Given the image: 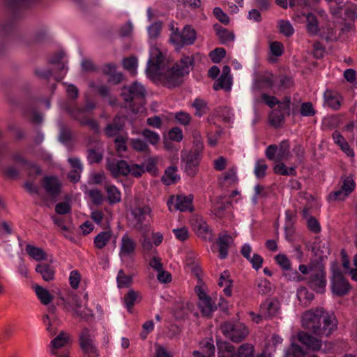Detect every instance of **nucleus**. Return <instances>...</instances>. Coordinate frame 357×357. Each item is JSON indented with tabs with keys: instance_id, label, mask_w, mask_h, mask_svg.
Returning <instances> with one entry per match:
<instances>
[{
	"instance_id": "obj_1",
	"label": "nucleus",
	"mask_w": 357,
	"mask_h": 357,
	"mask_svg": "<svg viewBox=\"0 0 357 357\" xmlns=\"http://www.w3.org/2000/svg\"><path fill=\"white\" fill-rule=\"evenodd\" d=\"M164 56L161 51L155 47L150 51L147 62L146 75L155 83H161L163 86L172 89L178 86L181 78L189 73L194 65L195 58L183 55L172 67L162 68Z\"/></svg>"
},
{
	"instance_id": "obj_2",
	"label": "nucleus",
	"mask_w": 357,
	"mask_h": 357,
	"mask_svg": "<svg viewBox=\"0 0 357 357\" xmlns=\"http://www.w3.org/2000/svg\"><path fill=\"white\" fill-rule=\"evenodd\" d=\"M302 325L314 335L327 337L337 329V320L333 313L326 312L322 307H317L303 314Z\"/></svg>"
},
{
	"instance_id": "obj_3",
	"label": "nucleus",
	"mask_w": 357,
	"mask_h": 357,
	"mask_svg": "<svg viewBox=\"0 0 357 357\" xmlns=\"http://www.w3.org/2000/svg\"><path fill=\"white\" fill-rule=\"evenodd\" d=\"M121 96L133 113H138L142 107L145 105L146 89L138 82H134L129 86L122 89Z\"/></svg>"
},
{
	"instance_id": "obj_4",
	"label": "nucleus",
	"mask_w": 357,
	"mask_h": 357,
	"mask_svg": "<svg viewBox=\"0 0 357 357\" xmlns=\"http://www.w3.org/2000/svg\"><path fill=\"white\" fill-rule=\"evenodd\" d=\"M169 40L178 50L185 45H192L197 39V32L190 25H185L181 31L178 28L171 27Z\"/></svg>"
},
{
	"instance_id": "obj_5",
	"label": "nucleus",
	"mask_w": 357,
	"mask_h": 357,
	"mask_svg": "<svg viewBox=\"0 0 357 357\" xmlns=\"http://www.w3.org/2000/svg\"><path fill=\"white\" fill-rule=\"evenodd\" d=\"M331 269L332 272L331 284L333 294L337 296L347 295L351 289L349 281L344 278L337 264L333 263Z\"/></svg>"
},
{
	"instance_id": "obj_6",
	"label": "nucleus",
	"mask_w": 357,
	"mask_h": 357,
	"mask_svg": "<svg viewBox=\"0 0 357 357\" xmlns=\"http://www.w3.org/2000/svg\"><path fill=\"white\" fill-rule=\"evenodd\" d=\"M96 332L89 328H84L79 335L80 348L86 357H98L99 353L94 344Z\"/></svg>"
},
{
	"instance_id": "obj_7",
	"label": "nucleus",
	"mask_w": 357,
	"mask_h": 357,
	"mask_svg": "<svg viewBox=\"0 0 357 357\" xmlns=\"http://www.w3.org/2000/svg\"><path fill=\"white\" fill-rule=\"evenodd\" d=\"M223 334L234 342H240L248 334L247 327L241 323L225 322L221 325Z\"/></svg>"
},
{
	"instance_id": "obj_8",
	"label": "nucleus",
	"mask_w": 357,
	"mask_h": 357,
	"mask_svg": "<svg viewBox=\"0 0 357 357\" xmlns=\"http://www.w3.org/2000/svg\"><path fill=\"white\" fill-rule=\"evenodd\" d=\"M152 215V209L148 204L138 205L131 208L130 217L134 227L137 229H141L145 222L149 221Z\"/></svg>"
},
{
	"instance_id": "obj_9",
	"label": "nucleus",
	"mask_w": 357,
	"mask_h": 357,
	"mask_svg": "<svg viewBox=\"0 0 357 357\" xmlns=\"http://www.w3.org/2000/svg\"><path fill=\"white\" fill-rule=\"evenodd\" d=\"M69 341L70 335L63 331L60 332L48 346L51 355L55 357H69L68 352L63 351L60 354L58 351L60 348L66 347Z\"/></svg>"
},
{
	"instance_id": "obj_10",
	"label": "nucleus",
	"mask_w": 357,
	"mask_h": 357,
	"mask_svg": "<svg viewBox=\"0 0 357 357\" xmlns=\"http://www.w3.org/2000/svg\"><path fill=\"white\" fill-rule=\"evenodd\" d=\"M308 286L317 293L325 291L326 286V272L324 268H319L312 273L307 279Z\"/></svg>"
},
{
	"instance_id": "obj_11",
	"label": "nucleus",
	"mask_w": 357,
	"mask_h": 357,
	"mask_svg": "<svg viewBox=\"0 0 357 357\" xmlns=\"http://www.w3.org/2000/svg\"><path fill=\"white\" fill-rule=\"evenodd\" d=\"M202 153L190 151L183 159L185 161V171L190 176H194L198 170Z\"/></svg>"
},
{
	"instance_id": "obj_12",
	"label": "nucleus",
	"mask_w": 357,
	"mask_h": 357,
	"mask_svg": "<svg viewBox=\"0 0 357 357\" xmlns=\"http://www.w3.org/2000/svg\"><path fill=\"white\" fill-rule=\"evenodd\" d=\"M192 227L200 238L211 241L213 233L207 222L201 217H196L192 220Z\"/></svg>"
},
{
	"instance_id": "obj_13",
	"label": "nucleus",
	"mask_w": 357,
	"mask_h": 357,
	"mask_svg": "<svg viewBox=\"0 0 357 357\" xmlns=\"http://www.w3.org/2000/svg\"><path fill=\"white\" fill-rule=\"evenodd\" d=\"M136 242L128 234H124L121 238L119 257L121 260L135 254Z\"/></svg>"
},
{
	"instance_id": "obj_14",
	"label": "nucleus",
	"mask_w": 357,
	"mask_h": 357,
	"mask_svg": "<svg viewBox=\"0 0 357 357\" xmlns=\"http://www.w3.org/2000/svg\"><path fill=\"white\" fill-rule=\"evenodd\" d=\"M42 185L46 193L51 197H56L61 192V184L56 176H45Z\"/></svg>"
},
{
	"instance_id": "obj_15",
	"label": "nucleus",
	"mask_w": 357,
	"mask_h": 357,
	"mask_svg": "<svg viewBox=\"0 0 357 357\" xmlns=\"http://www.w3.org/2000/svg\"><path fill=\"white\" fill-rule=\"evenodd\" d=\"M279 310L280 303L276 299H266L259 306V311L264 314L265 319L275 317Z\"/></svg>"
},
{
	"instance_id": "obj_16",
	"label": "nucleus",
	"mask_w": 357,
	"mask_h": 357,
	"mask_svg": "<svg viewBox=\"0 0 357 357\" xmlns=\"http://www.w3.org/2000/svg\"><path fill=\"white\" fill-rule=\"evenodd\" d=\"M234 239L226 231L220 233L217 240L219 255L221 259L227 258L229 246L233 243Z\"/></svg>"
},
{
	"instance_id": "obj_17",
	"label": "nucleus",
	"mask_w": 357,
	"mask_h": 357,
	"mask_svg": "<svg viewBox=\"0 0 357 357\" xmlns=\"http://www.w3.org/2000/svg\"><path fill=\"white\" fill-rule=\"evenodd\" d=\"M298 341L305 345L307 349L312 351H318L321 349L322 342L307 332L301 331L298 333Z\"/></svg>"
},
{
	"instance_id": "obj_18",
	"label": "nucleus",
	"mask_w": 357,
	"mask_h": 357,
	"mask_svg": "<svg viewBox=\"0 0 357 357\" xmlns=\"http://www.w3.org/2000/svg\"><path fill=\"white\" fill-rule=\"evenodd\" d=\"M22 115L25 117H30L31 123L39 124L43 121V116L36 109L35 101L31 100L22 107Z\"/></svg>"
},
{
	"instance_id": "obj_19",
	"label": "nucleus",
	"mask_w": 357,
	"mask_h": 357,
	"mask_svg": "<svg viewBox=\"0 0 357 357\" xmlns=\"http://www.w3.org/2000/svg\"><path fill=\"white\" fill-rule=\"evenodd\" d=\"M107 169L114 177L127 176L130 174L129 165L124 160L109 162Z\"/></svg>"
},
{
	"instance_id": "obj_20",
	"label": "nucleus",
	"mask_w": 357,
	"mask_h": 357,
	"mask_svg": "<svg viewBox=\"0 0 357 357\" xmlns=\"http://www.w3.org/2000/svg\"><path fill=\"white\" fill-rule=\"evenodd\" d=\"M278 77L272 73L260 76L256 83L259 89H275Z\"/></svg>"
},
{
	"instance_id": "obj_21",
	"label": "nucleus",
	"mask_w": 357,
	"mask_h": 357,
	"mask_svg": "<svg viewBox=\"0 0 357 357\" xmlns=\"http://www.w3.org/2000/svg\"><path fill=\"white\" fill-rule=\"evenodd\" d=\"M192 195H190L188 196L185 195H178L176 197V208L177 210L180 211H192Z\"/></svg>"
},
{
	"instance_id": "obj_22",
	"label": "nucleus",
	"mask_w": 357,
	"mask_h": 357,
	"mask_svg": "<svg viewBox=\"0 0 357 357\" xmlns=\"http://www.w3.org/2000/svg\"><path fill=\"white\" fill-rule=\"evenodd\" d=\"M112 237L111 230L102 231L98 233L93 239L94 247L98 250L104 248Z\"/></svg>"
},
{
	"instance_id": "obj_23",
	"label": "nucleus",
	"mask_w": 357,
	"mask_h": 357,
	"mask_svg": "<svg viewBox=\"0 0 357 357\" xmlns=\"http://www.w3.org/2000/svg\"><path fill=\"white\" fill-rule=\"evenodd\" d=\"M142 299L141 295L139 292L133 289L129 290L127 294L124 295L123 303L128 312L131 313L132 307L135 303Z\"/></svg>"
},
{
	"instance_id": "obj_24",
	"label": "nucleus",
	"mask_w": 357,
	"mask_h": 357,
	"mask_svg": "<svg viewBox=\"0 0 357 357\" xmlns=\"http://www.w3.org/2000/svg\"><path fill=\"white\" fill-rule=\"evenodd\" d=\"M213 28L222 44H227L229 42L234 41V33L226 28L222 27L218 24H215L213 26Z\"/></svg>"
},
{
	"instance_id": "obj_25",
	"label": "nucleus",
	"mask_w": 357,
	"mask_h": 357,
	"mask_svg": "<svg viewBox=\"0 0 357 357\" xmlns=\"http://www.w3.org/2000/svg\"><path fill=\"white\" fill-rule=\"evenodd\" d=\"M229 277V271H225L220 274L218 280V285L223 287V292L227 296H231L232 293V280Z\"/></svg>"
},
{
	"instance_id": "obj_26",
	"label": "nucleus",
	"mask_w": 357,
	"mask_h": 357,
	"mask_svg": "<svg viewBox=\"0 0 357 357\" xmlns=\"http://www.w3.org/2000/svg\"><path fill=\"white\" fill-rule=\"evenodd\" d=\"M105 188L109 204L113 205L121 202V192L114 185H106Z\"/></svg>"
},
{
	"instance_id": "obj_27",
	"label": "nucleus",
	"mask_w": 357,
	"mask_h": 357,
	"mask_svg": "<svg viewBox=\"0 0 357 357\" xmlns=\"http://www.w3.org/2000/svg\"><path fill=\"white\" fill-rule=\"evenodd\" d=\"M36 271L41 275L45 281L49 282L54 278V270L47 264H40L36 267Z\"/></svg>"
},
{
	"instance_id": "obj_28",
	"label": "nucleus",
	"mask_w": 357,
	"mask_h": 357,
	"mask_svg": "<svg viewBox=\"0 0 357 357\" xmlns=\"http://www.w3.org/2000/svg\"><path fill=\"white\" fill-rule=\"evenodd\" d=\"M198 305L203 316L205 317H211L216 309L215 303L210 297L199 301Z\"/></svg>"
},
{
	"instance_id": "obj_29",
	"label": "nucleus",
	"mask_w": 357,
	"mask_h": 357,
	"mask_svg": "<svg viewBox=\"0 0 357 357\" xmlns=\"http://www.w3.org/2000/svg\"><path fill=\"white\" fill-rule=\"evenodd\" d=\"M70 114L76 120L80 122L82 125L88 126L95 132L99 131V124L97 121L93 119H89L85 116H79L78 114L75 113L74 110L70 111Z\"/></svg>"
},
{
	"instance_id": "obj_30",
	"label": "nucleus",
	"mask_w": 357,
	"mask_h": 357,
	"mask_svg": "<svg viewBox=\"0 0 357 357\" xmlns=\"http://www.w3.org/2000/svg\"><path fill=\"white\" fill-rule=\"evenodd\" d=\"M176 172L177 168L176 167H169L167 168L161 178L162 183L167 185L176 183L180 179Z\"/></svg>"
},
{
	"instance_id": "obj_31",
	"label": "nucleus",
	"mask_w": 357,
	"mask_h": 357,
	"mask_svg": "<svg viewBox=\"0 0 357 357\" xmlns=\"http://www.w3.org/2000/svg\"><path fill=\"white\" fill-rule=\"evenodd\" d=\"M25 250L27 255L36 261H40L45 260L47 258V254L45 252L38 247L28 244L26 245Z\"/></svg>"
},
{
	"instance_id": "obj_32",
	"label": "nucleus",
	"mask_w": 357,
	"mask_h": 357,
	"mask_svg": "<svg viewBox=\"0 0 357 357\" xmlns=\"http://www.w3.org/2000/svg\"><path fill=\"white\" fill-rule=\"evenodd\" d=\"M305 16L307 22L306 27L307 32L312 36L317 35L319 28L317 16L311 13L305 15Z\"/></svg>"
},
{
	"instance_id": "obj_33",
	"label": "nucleus",
	"mask_w": 357,
	"mask_h": 357,
	"mask_svg": "<svg viewBox=\"0 0 357 357\" xmlns=\"http://www.w3.org/2000/svg\"><path fill=\"white\" fill-rule=\"evenodd\" d=\"M34 289L38 298L42 304L47 305L52 301L53 296L47 289L36 285L34 286Z\"/></svg>"
},
{
	"instance_id": "obj_34",
	"label": "nucleus",
	"mask_w": 357,
	"mask_h": 357,
	"mask_svg": "<svg viewBox=\"0 0 357 357\" xmlns=\"http://www.w3.org/2000/svg\"><path fill=\"white\" fill-rule=\"evenodd\" d=\"M284 121V115L279 110H273L268 115L269 124L278 128L282 126Z\"/></svg>"
},
{
	"instance_id": "obj_35",
	"label": "nucleus",
	"mask_w": 357,
	"mask_h": 357,
	"mask_svg": "<svg viewBox=\"0 0 357 357\" xmlns=\"http://www.w3.org/2000/svg\"><path fill=\"white\" fill-rule=\"evenodd\" d=\"M236 357H255V347L250 343L242 344L237 350L235 349Z\"/></svg>"
},
{
	"instance_id": "obj_36",
	"label": "nucleus",
	"mask_w": 357,
	"mask_h": 357,
	"mask_svg": "<svg viewBox=\"0 0 357 357\" xmlns=\"http://www.w3.org/2000/svg\"><path fill=\"white\" fill-rule=\"evenodd\" d=\"M232 80L231 76L220 75L216 82L213 84V89L218 91L224 89L227 91L231 89Z\"/></svg>"
},
{
	"instance_id": "obj_37",
	"label": "nucleus",
	"mask_w": 357,
	"mask_h": 357,
	"mask_svg": "<svg viewBox=\"0 0 357 357\" xmlns=\"http://www.w3.org/2000/svg\"><path fill=\"white\" fill-rule=\"evenodd\" d=\"M273 172L275 174L282 176H296L297 174L295 167H287L282 162L276 164L273 167Z\"/></svg>"
},
{
	"instance_id": "obj_38",
	"label": "nucleus",
	"mask_w": 357,
	"mask_h": 357,
	"mask_svg": "<svg viewBox=\"0 0 357 357\" xmlns=\"http://www.w3.org/2000/svg\"><path fill=\"white\" fill-rule=\"evenodd\" d=\"M117 286L120 289L129 287L132 282V277L126 275L124 271L121 269L116 276Z\"/></svg>"
},
{
	"instance_id": "obj_39",
	"label": "nucleus",
	"mask_w": 357,
	"mask_h": 357,
	"mask_svg": "<svg viewBox=\"0 0 357 357\" xmlns=\"http://www.w3.org/2000/svg\"><path fill=\"white\" fill-rule=\"evenodd\" d=\"M218 357H236L235 347L229 343L224 342L218 346Z\"/></svg>"
},
{
	"instance_id": "obj_40",
	"label": "nucleus",
	"mask_w": 357,
	"mask_h": 357,
	"mask_svg": "<svg viewBox=\"0 0 357 357\" xmlns=\"http://www.w3.org/2000/svg\"><path fill=\"white\" fill-rule=\"evenodd\" d=\"M342 184L340 188L349 195L355 190L356 183L351 175L341 178Z\"/></svg>"
},
{
	"instance_id": "obj_41",
	"label": "nucleus",
	"mask_w": 357,
	"mask_h": 357,
	"mask_svg": "<svg viewBox=\"0 0 357 357\" xmlns=\"http://www.w3.org/2000/svg\"><path fill=\"white\" fill-rule=\"evenodd\" d=\"M278 26L280 33L287 37L291 36L294 33V29L288 20H280L278 22Z\"/></svg>"
},
{
	"instance_id": "obj_42",
	"label": "nucleus",
	"mask_w": 357,
	"mask_h": 357,
	"mask_svg": "<svg viewBox=\"0 0 357 357\" xmlns=\"http://www.w3.org/2000/svg\"><path fill=\"white\" fill-rule=\"evenodd\" d=\"M192 106L195 109V116L199 117L206 114L208 109L206 102L200 98H196L194 100Z\"/></svg>"
},
{
	"instance_id": "obj_43",
	"label": "nucleus",
	"mask_w": 357,
	"mask_h": 357,
	"mask_svg": "<svg viewBox=\"0 0 357 357\" xmlns=\"http://www.w3.org/2000/svg\"><path fill=\"white\" fill-rule=\"evenodd\" d=\"M141 135L151 145H156L160 139V137L158 133L148 128L142 130L141 131Z\"/></svg>"
},
{
	"instance_id": "obj_44",
	"label": "nucleus",
	"mask_w": 357,
	"mask_h": 357,
	"mask_svg": "<svg viewBox=\"0 0 357 357\" xmlns=\"http://www.w3.org/2000/svg\"><path fill=\"white\" fill-rule=\"evenodd\" d=\"M289 141L282 140L278 146L277 160L287 159L289 158Z\"/></svg>"
},
{
	"instance_id": "obj_45",
	"label": "nucleus",
	"mask_w": 357,
	"mask_h": 357,
	"mask_svg": "<svg viewBox=\"0 0 357 357\" xmlns=\"http://www.w3.org/2000/svg\"><path fill=\"white\" fill-rule=\"evenodd\" d=\"M268 166L264 159L256 161L254 169V174L257 178H262L266 176Z\"/></svg>"
},
{
	"instance_id": "obj_46",
	"label": "nucleus",
	"mask_w": 357,
	"mask_h": 357,
	"mask_svg": "<svg viewBox=\"0 0 357 357\" xmlns=\"http://www.w3.org/2000/svg\"><path fill=\"white\" fill-rule=\"evenodd\" d=\"M123 67L131 74L135 75L137 67V59L135 56L125 58L122 62Z\"/></svg>"
},
{
	"instance_id": "obj_47",
	"label": "nucleus",
	"mask_w": 357,
	"mask_h": 357,
	"mask_svg": "<svg viewBox=\"0 0 357 357\" xmlns=\"http://www.w3.org/2000/svg\"><path fill=\"white\" fill-rule=\"evenodd\" d=\"M349 196L346 192L343 191L341 188L331 192L328 197L327 200L329 202L344 201Z\"/></svg>"
},
{
	"instance_id": "obj_48",
	"label": "nucleus",
	"mask_w": 357,
	"mask_h": 357,
	"mask_svg": "<svg viewBox=\"0 0 357 357\" xmlns=\"http://www.w3.org/2000/svg\"><path fill=\"white\" fill-rule=\"evenodd\" d=\"M65 54L63 51H59L54 54L49 60V63L51 64H58L61 70H64L66 75L68 71V68H66L65 64L61 62L63 59Z\"/></svg>"
},
{
	"instance_id": "obj_49",
	"label": "nucleus",
	"mask_w": 357,
	"mask_h": 357,
	"mask_svg": "<svg viewBox=\"0 0 357 357\" xmlns=\"http://www.w3.org/2000/svg\"><path fill=\"white\" fill-rule=\"evenodd\" d=\"M130 144L133 149L139 152H146L149 150L148 143L139 138L130 139Z\"/></svg>"
},
{
	"instance_id": "obj_50",
	"label": "nucleus",
	"mask_w": 357,
	"mask_h": 357,
	"mask_svg": "<svg viewBox=\"0 0 357 357\" xmlns=\"http://www.w3.org/2000/svg\"><path fill=\"white\" fill-rule=\"evenodd\" d=\"M257 288L259 294L265 295L271 290V283L266 278L259 279L257 282Z\"/></svg>"
},
{
	"instance_id": "obj_51",
	"label": "nucleus",
	"mask_w": 357,
	"mask_h": 357,
	"mask_svg": "<svg viewBox=\"0 0 357 357\" xmlns=\"http://www.w3.org/2000/svg\"><path fill=\"white\" fill-rule=\"evenodd\" d=\"M102 153L95 149H89L87 151V160L90 165L98 164L102 160Z\"/></svg>"
},
{
	"instance_id": "obj_52",
	"label": "nucleus",
	"mask_w": 357,
	"mask_h": 357,
	"mask_svg": "<svg viewBox=\"0 0 357 357\" xmlns=\"http://www.w3.org/2000/svg\"><path fill=\"white\" fill-rule=\"evenodd\" d=\"M300 114L302 116H313L316 114V110L310 102H305L301 104Z\"/></svg>"
},
{
	"instance_id": "obj_53",
	"label": "nucleus",
	"mask_w": 357,
	"mask_h": 357,
	"mask_svg": "<svg viewBox=\"0 0 357 357\" xmlns=\"http://www.w3.org/2000/svg\"><path fill=\"white\" fill-rule=\"evenodd\" d=\"M278 79V84L276 83L275 89L281 91L282 89H289L293 86V79L288 76H281Z\"/></svg>"
},
{
	"instance_id": "obj_54",
	"label": "nucleus",
	"mask_w": 357,
	"mask_h": 357,
	"mask_svg": "<svg viewBox=\"0 0 357 357\" xmlns=\"http://www.w3.org/2000/svg\"><path fill=\"white\" fill-rule=\"evenodd\" d=\"M287 354L292 357H305L306 351L300 345L292 343L288 349Z\"/></svg>"
},
{
	"instance_id": "obj_55",
	"label": "nucleus",
	"mask_w": 357,
	"mask_h": 357,
	"mask_svg": "<svg viewBox=\"0 0 357 357\" xmlns=\"http://www.w3.org/2000/svg\"><path fill=\"white\" fill-rule=\"evenodd\" d=\"M226 55V51L222 47H217L209 53V57L215 63H219Z\"/></svg>"
},
{
	"instance_id": "obj_56",
	"label": "nucleus",
	"mask_w": 357,
	"mask_h": 357,
	"mask_svg": "<svg viewBox=\"0 0 357 357\" xmlns=\"http://www.w3.org/2000/svg\"><path fill=\"white\" fill-rule=\"evenodd\" d=\"M237 169L235 167L229 168L224 174V180L227 181L229 185H234L238 181V177L236 175Z\"/></svg>"
},
{
	"instance_id": "obj_57",
	"label": "nucleus",
	"mask_w": 357,
	"mask_h": 357,
	"mask_svg": "<svg viewBox=\"0 0 357 357\" xmlns=\"http://www.w3.org/2000/svg\"><path fill=\"white\" fill-rule=\"evenodd\" d=\"M275 260L276 263L283 269V270H290L291 269V261L288 259V257L283 254H278L275 257Z\"/></svg>"
},
{
	"instance_id": "obj_58",
	"label": "nucleus",
	"mask_w": 357,
	"mask_h": 357,
	"mask_svg": "<svg viewBox=\"0 0 357 357\" xmlns=\"http://www.w3.org/2000/svg\"><path fill=\"white\" fill-rule=\"evenodd\" d=\"M95 107V103L93 101L89 100L86 102L84 107H75L73 108H68V112L70 113V110H74L75 113L78 114L79 116H83L85 112L91 111Z\"/></svg>"
},
{
	"instance_id": "obj_59",
	"label": "nucleus",
	"mask_w": 357,
	"mask_h": 357,
	"mask_svg": "<svg viewBox=\"0 0 357 357\" xmlns=\"http://www.w3.org/2000/svg\"><path fill=\"white\" fill-rule=\"evenodd\" d=\"M88 194L90 198L91 199L93 203L95 204L96 205H100L102 203L103 195L100 190L97 188L91 189L89 190Z\"/></svg>"
},
{
	"instance_id": "obj_60",
	"label": "nucleus",
	"mask_w": 357,
	"mask_h": 357,
	"mask_svg": "<svg viewBox=\"0 0 357 357\" xmlns=\"http://www.w3.org/2000/svg\"><path fill=\"white\" fill-rule=\"evenodd\" d=\"M169 137L171 140L180 142L183 138V131L178 127H173L169 131Z\"/></svg>"
},
{
	"instance_id": "obj_61",
	"label": "nucleus",
	"mask_w": 357,
	"mask_h": 357,
	"mask_svg": "<svg viewBox=\"0 0 357 357\" xmlns=\"http://www.w3.org/2000/svg\"><path fill=\"white\" fill-rule=\"evenodd\" d=\"M213 15L221 23L228 24L229 22V17L220 7H215L213 8Z\"/></svg>"
},
{
	"instance_id": "obj_62",
	"label": "nucleus",
	"mask_w": 357,
	"mask_h": 357,
	"mask_svg": "<svg viewBox=\"0 0 357 357\" xmlns=\"http://www.w3.org/2000/svg\"><path fill=\"white\" fill-rule=\"evenodd\" d=\"M122 129V126L116 123L115 122L109 123L105 128V132L107 136L114 137L118 135L119 131Z\"/></svg>"
},
{
	"instance_id": "obj_63",
	"label": "nucleus",
	"mask_w": 357,
	"mask_h": 357,
	"mask_svg": "<svg viewBox=\"0 0 357 357\" xmlns=\"http://www.w3.org/2000/svg\"><path fill=\"white\" fill-rule=\"evenodd\" d=\"M154 329V323L152 320L144 322L142 325V331L139 334L142 340L146 339L148 335Z\"/></svg>"
},
{
	"instance_id": "obj_64",
	"label": "nucleus",
	"mask_w": 357,
	"mask_h": 357,
	"mask_svg": "<svg viewBox=\"0 0 357 357\" xmlns=\"http://www.w3.org/2000/svg\"><path fill=\"white\" fill-rule=\"evenodd\" d=\"M270 50L273 55L280 56L284 53V46L282 43L275 41L270 44Z\"/></svg>"
}]
</instances>
